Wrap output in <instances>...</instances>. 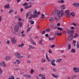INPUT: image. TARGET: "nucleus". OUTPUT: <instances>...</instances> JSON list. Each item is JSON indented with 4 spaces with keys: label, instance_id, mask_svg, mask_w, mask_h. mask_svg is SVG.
I'll return each instance as SVG.
<instances>
[{
    "label": "nucleus",
    "instance_id": "nucleus-62",
    "mask_svg": "<svg viewBox=\"0 0 79 79\" xmlns=\"http://www.w3.org/2000/svg\"><path fill=\"white\" fill-rule=\"evenodd\" d=\"M31 6H32L31 5H30V6H28V8H31Z\"/></svg>",
    "mask_w": 79,
    "mask_h": 79
},
{
    "label": "nucleus",
    "instance_id": "nucleus-8",
    "mask_svg": "<svg viewBox=\"0 0 79 79\" xmlns=\"http://www.w3.org/2000/svg\"><path fill=\"white\" fill-rule=\"evenodd\" d=\"M23 76H24V77H27V78H28V79H29V78L30 79L31 78V76L29 75H28L24 74L23 75Z\"/></svg>",
    "mask_w": 79,
    "mask_h": 79
},
{
    "label": "nucleus",
    "instance_id": "nucleus-28",
    "mask_svg": "<svg viewBox=\"0 0 79 79\" xmlns=\"http://www.w3.org/2000/svg\"><path fill=\"white\" fill-rule=\"evenodd\" d=\"M70 49H71V45L69 44L68 45V50H70Z\"/></svg>",
    "mask_w": 79,
    "mask_h": 79
},
{
    "label": "nucleus",
    "instance_id": "nucleus-53",
    "mask_svg": "<svg viewBox=\"0 0 79 79\" xmlns=\"http://www.w3.org/2000/svg\"><path fill=\"white\" fill-rule=\"evenodd\" d=\"M30 29H31V28H29L27 30V32H29L30 31Z\"/></svg>",
    "mask_w": 79,
    "mask_h": 79
},
{
    "label": "nucleus",
    "instance_id": "nucleus-56",
    "mask_svg": "<svg viewBox=\"0 0 79 79\" xmlns=\"http://www.w3.org/2000/svg\"><path fill=\"white\" fill-rule=\"evenodd\" d=\"M61 3H64V1L63 0H61Z\"/></svg>",
    "mask_w": 79,
    "mask_h": 79
},
{
    "label": "nucleus",
    "instance_id": "nucleus-33",
    "mask_svg": "<svg viewBox=\"0 0 79 79\" xmlns=\"http://www.w3.org/2000/svg\"><path fill=\"white\" fill-rule=\"evenodd\" d=\"M71 15H72V16H74V12H72L71 14Z\"/></svg>",
    "mask_w": 79,
    "mask_h": 79
},
{
    "label": "nucleus",
    "instance_id": "nucleus-34",
    "mask_svg": "<svg viewBox=\"0 0 79 79\" xmlns=\"http://www.w3.org/2000/svg\"><path fill=\"white\" fill-rule=\"evenodd\" d=\"M56 12L54 11L53 12V13H52V15H53L54 16H55V15H56Z\"/></svg>",
    "mask_w": 79,
    "mask_h": 79
},
{
    "label": "nucleus",
    "instance_id": "nucleus-61",
    "mask_svg": "<svg viewBox=\"0 0 79 79\" xmlns=\"http://www.w3.org/2000/svg\"><path fill=\"white\" fill-rule=\"evenodd\" d=\"M35 38H36V39L38 40V39H39V36H35Z\"/></svg>",
    "mask_w": 79,
    "mask_h": 79
},
{
    "label": "nucleus",
    "instance_id": "nucleus-52",
    "mask_svg": "<svg viewBox=\"0 0 79 79\" xmlns=\"http://www.w3.org/2000/svg\"><path fill=\"white\" fill-rule=\"evenodd\" d=\"M35 14H37V13L38 12H37V11H36V10H35L34 11Z\"/></svg>",
    "mask_w": 79,
    "mask_h": 79
},
{
    "label": "nucleus",
    "instance_id": "nucleus-40",
    "mask_svg": "<svg viewBox=\"0 0 79 79\" xmlns=\"http://www.w3.org/2000/svg\"><path fill=\"white\" fill-rule=\"evenodd\" d=\"M77 68H76V67H75L73 69V70L75 71V72H76V70H77Z\"/></svg>",
    "mask_w": 79,
    "mask_h": 79
},
{
    "label": "nucleus",
    "instance_id": "nucleus-25",
    "mask_svg": "<svg viewBox=\"0 0 79 79\" xmlns=\"http://www.w3.org/2000/svg\"><path fill=\"white\" fill-rule=\"evenodd\" d=\"M50 29V28H48L46 29V31L47 32H49Z\"/></svg>",
    "mask_w": 79,
    "mask_h": 79
},
{
    "label": "nucleus",
    "instance_id": "nucleus-10",
    "mask_svg": "<svg viewBox=\"0 0 79 79\" xmlns=\"http://www.w3.org/2000/svg\"><path fill=\"white\" fill-rule=\"evenodd\" d=\"M73 35H69L68 40H71L73 39Z\"/></svg>",
    "mask_w": 79,
    "mask_h": 79
},
{
    "label": "nucleus",
    "instance_id": "nucleus-63",
    "mask_svg": "<svg viewBox=\"0 0 79 79\" xmlns=\"http://www.w3.org/2000/svg\"><path fill=\"white\" fill-rule=\"evenodd\" d=\"M23 8H22L21 9V12L22 13L23 12Z\"/></svg>",
    "mask_w": 79,
    "mask_h": 79
},
{
    "label": "nucleus",
    "instance_id": "nucleus-30",
    "mask_svg": "<svg viewBox=\"0 0 79 79\" xmlns=\"http://www.w3.org/2000/svg\"><path fill=\"white\" fill-rule=\"evenodd\" d=\"M62 35V33H58L57 35H59V36H60V35Z\"/></svg>",
    "mask_w": 79,
    "mask_h": 79
},
{
    "label": "nucleus",
    "instance_id": "nucleus-23",
    "mask_svg": "<svg viewBox=\"0 0 79 79\" xmlns=\"http://www.w3.org/2000/svg\"><path fill=\"white\" fill-rule=\"evenodd\" d=\"M14 11V10H13V9H11L10 10H9V13L10 14L12 12H13Z\"/></svg>",
    "mask_w": 79,
    "mask_h": 79
},
{
    "label": "nucleus",
    "instance_id": "nucleus-13",
    "mask_svg": "<svg viewBox=\"0 0 79 79\" xmlns=\"http://www.w3.org/2000/svg\"><path fill=\"white\" fill-rule=\"evenodd\" d=\"M61 61H62V59H58L56 60V63H57V62L58 63H59V62H61Z\"/></svg>",
    "mask_w": 79,
    "mask_h": 79
},
{
    "label": "nucleus",
    "instance_id": "nucleus-19",
    "mask_svg": "<svg viewBox=\"0 0 79 79\" xmlns=\"http://www.w3.org/2000/svg\"><path fill=\"white\" fill-rule=\"evenodd\" d=\"M71 52L72 53H75L76 52V50H75L74 49H72L71 50Z\"/></svg>",
    "mask_w": 79,
    "mask_h": 79
},
{
    "label": "nucleus",
    "instance_id": "nucleus-50",
    "mask_svg": "<svg viewBox=\"0 0 79 79\" xmlns=\"http://www.w3.org/2000/svg\"><path fill=\"white\" fill-rule=\"evenodd\" d=\"M53 71L54 72H56L57 70L55 69H53Z\"/></svg>",
    "mask_w": 79,
    "mask_h": 79
},
{
    "label": "nucleus",
    "instance_id": "nucleus-27",
    "mask_svg": "<svg viewBox=\"0 0 79 79\" xmlns=\"http://www.w3.org/2000/svg\"><path fill=\"white\" fill-rule=\"evenodd\" d=\"M61 8L62 9L64 10V9H65V6H64V5H63L62 6Z\"/></svg>",
    "mask_w": 79,
    "mask_h": 79
},
{
    "label": "nucleus",
    "instance_id": "nucleus-24",
    "mask_svg": "<svg viewBox=\"0 0 79 79\" xmlns=\"http://www.w3.org/2000/svg\"><path fill=\"white\" fill-rule=\"evenodd\" d=\"M66 16L68 18H70V16H71V15L70 14L66 15Z\"/></svg>",
    "mask_w": 79,
    "mask_h": 79
},
{
    "label": "nucleus",
    "instance_id": "nucleus-35",
    "mask_svg": "<svg viewBox=\"0 0 79 79\" xmlns=\"http://www.w3.org/2000/svg\"><path fill=\"white\" fill-rule=\"evenodd\" d=\"M24 6H26V5H28V3L27 2H25L23 4Z\"/></svg>",
    "mask_w": 79,
    "mask_h": 79
},
{
    "label": "nucleus",
    "instance_id": "nucleus-36",
    "mask_svg": "<svg viewBox=\"0 0 79 79\" xmlns=\"http://www.w3.org/2000/svg\"><path fill=\"white\" fill-rule=\"evenodd\" d=\"M78 72H79V69L77 68V70L75 71V73H78Z\"/></svg>",
    "mask_w": 79,
    "mask_h": 79
},
{
    "label": "nucleus",
    "instance_id": "nucleus-46",
    "mask_svg": "<svg viewBox=\"0 0 79 79\" xmlns=\"http://www.w3.org/2000/svg\"><path fill=\"white\" fill-rule=\"evenodd\" d=\"M39 76L40 77H44L43 76V75H42V74H40L39 75Z\"/></svg>",
    "mask_w": 79,
    "mask_h": 79
},
{
    "label": "nucleus",
    "instance_id": "nucleus-48",
    "mask_svg": "<svg viewBox=\"0 0 79 79\" xmlns=\"http://www.w3.org/2000/svg\"><path fill=\"white\" fill-rule=\"evenodd\" d=\"M49 52L50 53H52V50L51 49H49Z\"/></svg>",
    "mask_w": 79,
    "mask_h": 79
},
{
    "label": "nucleus",
    "instance_id": "nucleus-57",
    "mask_svg": "<svg viewBox=\"0 0 79 79\" xmlns=\"http://www.w3.org/2000/svg\"><path fill=\"white\" fill-rule=\"evenodd\" d=\"M45 36L46 37H48V34H46L45 35Z\"/></svg>",
    "mask_w": 79,
    "mask_h": 79
},
{
    "label": "nucleus",
    "instance_id": "nucleus-22",
    "mask_svg": "<svg viewBox=\"0 0 79 79\" xmlns=\"http://www.w3.org/2000/svg\"><path fill=\"white\" fill-rule=\"evenodd\" d=\"M23 46H24V44L23 43L21 44V45L19 44V47H22Z\"/></svg>",
    "mask_w": 79,
    "mask_h": 79
},
{
    "label": "nucleus",
    "instance_id": "nucleus-37",
    "mask_svg": "<svg viewBox=\"0 0 79 79\" xmlns=\"http://www.w3.org/2000/svg\"><path fill=\"white\" fill-rule=\"evenodd\" d=\"M31 74H33V73L34 72V70H33L32 69H31Z\"/></svg>",
    "mask_w": 79,
    "mask_h": 79
},
{
    "label": "nucleus",
    "instance_id": "nucleus-12",
    "mask_svg": "<svg viewBox=\"0 0 79 79\" xmlns=\"http://www.w3.org/2000/svg\"><path fill=\"white\" fill-rule=\"evenodd\" d=\"M52 76L53 77H54V78H58V76L55 75V74L52 73Z\"/></svg>",
    "mask_w": 79,
    "mask_h": 79
},
{
    "label": "nucleus",
    "instance_id": "nucleus-9",
    "mask_svg": "<svg viewBox=\"0 0 79 79\" xmlns=\"http://www.w3.org/2000/svg\"><path fill=\"white\" fill-rule=\"evenodd\" d=\"M55 60L54 59L52 60L51 64L52 65V66H55V65H56V64H55V63H55Z\"/></svg>",
    "mask_w": 79,
    "mask_h": 79
},
{
    "label": "nucleus",
    "instance_id": "nucleus-17",
    "mask_svg": "<svg viewBox=\"0 0 79 79\" xmlns=\"http://www.w3.org/2000/svg\"><path fill=\"white\" fill-rule=\"evenodd\" d=\"M77 48H79V42L77 41Z\"/></svg>",
    "mask_w": 79,
    "mask_h": 79
},
{
    "label": "nucleus",
    "instance_id": "nucleus-31",
    "mask_svg": "<svg viewBox=\"0 0 79 79\" xmlns=\"http://www.w3.org/2000/svg\"><path fill=\"white\" fill-rule=\"evenodd\" d=\"M57 29H58V30H60V31H63V29L60 27H58Z\"/></svg>",
    "mask_w": 79,
    "mask_h": 79
},
{
    "label": "nucleus",
    "instance_id": "nucleus-39",
    "mask_svg": "<svg viewBox=\"0 0 79 79\" xmlns=\"http://www.w3.org/2000/svg\"><path fill=\"white\" fill-rule=\"evenodd\" d=\"M42 61L43 63H45V60L43 59L42 60Z\"/></svg>",
    "mask_w": 79,
    "mask_h": 79
},
{
    "label": "nucleus",
    "instance_id": "nucleus-64",
    "mask_svg": "<svg viewBox=\"0 0 79 79\" xmlns=\"http://www.w3.org/2000/svg\"><path fill=\"white\" fill-rule=\"evenodd\" d=\"M21 20H22V19L20 18H19V21H21Z\"/></svg>",
    "mask_w": 79,
    "mask_h": 79
},
{
    "label": "nucleus",
    "instance_id": "nucleus-11",
    "mask_svg": "<svg viewBox=\"0 0 79 79\" xmlns=\"http://www.w3.org/2000/svg\"><path fill=\"white\" fill-rule=\"evenodd\" d=\"M50 26L51 28H53L54 27V24L53 23L51 22L50 23Z\"/></svg>",
    "mask_w": 79,
    "mask_h": 79
},
{
    "label": "nucleus",
    "instance_id": "nucleus-45",
    "mask_svg": "<svg viewBox=\"0 0 79 79\" xmlns=\"http://www.w3.org/2000/svg\"><path fill=\"white\" fill-rule=\"evenodd\" d=\"M21 35L22 37H24V36H25V34L23 33L21 34Z\"/></svg>",
    "mask_w": 79,
    "mask_h": 79
},
{
    "label": "nucleus",
    "instance_id": "nucleus-38",
    "mask_svg": "<svg viewBox=\"0 0 79 79\" xmlns=\"http://www.w3.org/2000/svg\"><path fill=\"white\" fill-rule=\"evenodd\" d=\"M54 18H55V20H56V21H58L59 19L58 18L55 17H54Z\"/></svg>",
    "mask_w": 79,
    "mask_h": 79
},
{
    "label": "nucleus",
    "instance_id": "nucleus-18",
    "mask_svg": "<svg viewBox=\"0 0 79 79\" xmlns=\"http://www.w3.org/2000/svg\"><path fill=\"white\" fill-rule=\"evenodd\" d=\"M5 58V59H6V60H10V57L9 56H7Z\"/></svg>",
    "mask_w": 79,
    "mask_h": 79
},
{
    "label": "nucleus",
    "instance_id": "nucleus-4",
    "mask_svg": "<svg viewBox=\"0 0 79 79\" xmlns=\"http://www.w3.org/2000/svg\"><path fill=\"white\" fill-rule=\"evenodd\" d=\"M68 34H70V35H73L74 34V30H72V31L69 30L67 31Z\"/></svg>",
    "mask_w": 79,
    "mask_h": 79
},
{
    "label": "nucleus",
    "instance_id": "nucleus-42",
    "mask_svg": "<svg viewBox=\"0 0 79 79\" xmlns=\"http://www.w3.org/2000/svg\"><path fill=\"white\" fill-rule=\"evenodd\" d=\"M45 30H44L41 32V33L42 34H45Z\"/></svg>",
    "mask_w": 79,
    "mask_h": 79
},
{
    "label": "nucleus",
    "instance_id": "nucleus-16",
    "mask_svg": "<svg viewBox=\"0 0 79 79\" xmlns=\"http://www.w3.org/2000/svg\"><path fill=\"white\" fill-rule=\"evenodd\" d=\"M77 37H79V34L77 33H75L74 36H73L74 38H76Z\"/></svg>",
    "mask_w": 79,
    "mask_h": 79
},
{
    "label": "nucleus",
    "instance_id": "nucleus-1",
    "mask_svg": "<svg viewBox=\"0 0 79 79\" xmlns=\"http://www.w3.org/2000/svg\"><path fill=\"white\" fill-rule=\"evenodd\" d=\"M18 24L19 25H15L14 27V30L13 33V34L14 35H15L16 34V32L18 31V30H19V27H22V23L19 22L18 23Z\"/></svg>",
    "mask_w": 79,
    "mask_h": 79
},
{
    "label": "nucleus",
    "instance_id": "nucleus-29",
    "mask_svg": "<svg viewBox=\"0 0 79 79\" xmlns=\"http://www.w3.org/2000/svg\"><path fill=\"white\" fill-rule=\"evenodd\" d=\"M65 13H66V14H68L69 13V10H66Z\"/></svg>",
    "mask_w": 79,
    "mask_h": 79
},
{
    "label": "nucleus",
    "instance_id": "nucleus-15",
    "mask_svg": "<svg viewBox=\"0 0 79 79\" xmlns=\"http://www.w3.org/2000/svg\"><path fill=\"white\" fill-rule=\"evenodd\" d=\"M38 16L36 15H33L32 16V18H37Z\"/></svg>",
    "mask_w": 79,
    "mask_h": 79
},
{
    "label": "nucleus",
    "instance_id": "nucleus-14",
    "mask_svg": "<svg viewBox=\"0 0 79 79\" xmlns=\"http://www.w3.org/2000/svg\"><path fill=\"white\" fill-rule=\"evenodd\" d=\"M5 9H6V8H10V5L9 4L5 6Z\"/></svg>",
    "mask_w": 79,
    "mask_h": 79
},
{
    "label": "nucleus",
    "instance_id": "nucleus-49",
    "mask_svg": "<svg viewBox=\"0 0 79 79\" xmlns=\"http://www.w3.org/2000/svg\"><path fill=\"white\" fill-rule=\"evenodd\" d=\"M29 13H27L26 15V18L27 19V18H28V16H29V15L28 14Z\"/></svg>",
    "mask_w": 79,
    "mask_h": 79
},
{
    "label": "nucleus",
    "instance_id": "nucleus-20",
    "mask_svg": "<svg viewBox=\"0 0 79 79\" xmlns=\"http://www.w3.org/2000/svg\"><path fill=\"white\" fill-rule=\"evenodd\" d=\"M29 21V22H30V23H31V24H33L34 23V21H33L31 20L30 21Z\"/></svg>",
    "mask_w": 79,
    "mask_h": 79
},
{
    "label": "nucleus",
    "instance_id": "nucleus-51",
    "mask_svg": "<svg viewBox=\"0 0 79 79\" xmlns=\"http://www.w3.org/2000/svg\"><path fill=\"white\" fill-rule=\"evenodd\" d=\"M27 8H29L28 7V6H25V9H27Z\"/></svg>",
    "mask_w": 79,
    "mask_h": 79
},
{
    "label": "nucleus",
    "instance_id": "nucleus-3",
    "mask_svg": "<svg viewBox=\"0 0 79 79\" xmlns=\"http://www.w3.org/2000/svg\"><path fill=\"white\" fill-rule=\"evenodd\" d=\"M15 56L17 57V58H22L23 57L22 56H20V53L19 52H16L15 54Z\"/></svg>",
    "mask_w": 79,
    "mask_h": 79
},
{
    "label": "nucleus",
    "instance_id": "nucleus-7",
    "mask_svg": "<svg viewBox=\"0 0 79 79\" xmlns=\"http://www.w3.org/2000/svg\"><path fill=\"white\" fill-rule=\"evenodd\" d=\"M11 41L13 43V44H16V40H15L14 38H11Z\"/></svg>",
    "mask_w": 79,
    "mask_h": 79
},
{
    "label": "nucleus",
    "instance_id": "nucleus-41",
    "mask_svg": "<svg viewBox=\"0 0 79 79\" xmlns=\"http://www.w3.org/2000/svg\"><path fill=\"white\" fill-rule=\"evenodd\" d=\"M10 41L8 40L6 42V44H8H8H10Z\"/></svg>",
    "mask_w": 79,
    "mask_h": 79
},
{
    "label": "nucleus",
    "instance_id": "nucleus-60",
    "mask_svg": "<svg viewBox=\"0 0 79 79\" xmlns=\"http://www.w3.org/2000/svg\"><path fill=\"white\" fill-rule=\"evenodd\" d=\"M31 48L32 49H35V47H34L32 46L31 47Z\"/></svg>",
    "mask_w": 79,
    "mask_h": 79
},
{
    "label": "nucleus",
    "instance_id": "nucleus-6",
    "mask_svg": "<svg viewBox=\"0 0 79 79\" xmlns=\"http://www.w3.org/2000/svg\"><path fill=\"white\" fill-rule=\"evenodd\" d=\"M0 65L1 66L4 67V66H5L6 64L4 62H2L0 63Z\"/></svg>",
    "mask_w": 79,
    "mask_h": 79
},
{
    "label": "nucleus",
    "instance_id": "nucleus-21",
    "mask_svg": "<svg viewBox=\"0 0 79 79\" xmlns=\"http://www.w3.org/2000/svg\"><path fill=\"white\" fill-rule=\"evenodd\" d=\"M44 17H45V15L44 14H42L41 15V18L42 19H44Z\"/></svg>",
    "mask_w": 79,
    "mask_h": 79
},
{
    "label": "nucleus",
    "instance_id": "nucleus-59",
    "mask_svg": "<svg viewBox=\"0 0 79 79\" xmlns=\"http://www.w3.org/2000/svg\"><path fill=\"white\" fill-rule=\"evenodd\" d=\"M76 41L75 40H73V44H76Z\"/></svg>",
    "mask_w": 79,
    "mask_h": 79
},
{
    "label": "nucleus",
    "instance_id": "nucleus-2",
    "mask_svg": "<svg viewBox=\"0 0 79 79\" xmlns=\"http://www.w3.org/2000/svg\"><path fill=\"white\" fill-rule=\"evenodd\" d=\"M57 13L59 17H61L63 15L64 13V12L63 11V10H62L61 11L60 10H57Z\"/></svg>",
    "mask_w": 79,
    "mask_h": 79
},
{
    "label": "nucleus",
    "instance_id": "nucleus-55",
    "mask_svg": "<svg viewBox=\"0 0 79 79\" xmlns=\"http://www.w3.org/2000/svg\"><path fill=\"white\" fill-rule=\"evenodd\" d=\"M46 58L48 61H50V60H49V58H48V57H46Z\"/></svg>",
    "mask_w": 79,
    "mask_h": 79
},
{
    "label": "nucleus",
    "instance_id": "nucleus-26",
    "mask_svg": "<svg viewBox=\"0 0 79 79\" xmlns=\"http://www.w3.org/2000/svg\"><path fill=\"white\" fill-rule=\"evenodd\" d=\"M9 79H15V78L13 76H11Z\"/></svg>",
    "mask_w": 79,
    "mask_h": 79
},
{
    "label": "nucleus",
    "instance_id": "nucleus-58",
    "mask_svg": "<svg viewBox=\"0 0 79 79\" xmlns=\"http://www.w3.org/2000/svg\"><path fill=\"white\" fill-rule=\"evenodd\" d=\"M55 45H52V46H51V47L52 48H54V47H55Z\"/></svg>",
    "mask_w": 79,
    "mask_h": 79
},
{
    "label": "nucleus",
    "instance_id": "nucleus-47",
    "mask_svg": "<svg viewBox=\"0 0 79 79\" xmlns=\"http://www.w3.org/2000/svg\"><path fill=\"white\" fill-rule=\"evenodd\" d=\"M72 24H73V25H74L75 26H77V24H76L74 23H72Z\"/></svg>",
    "mask_w": 79,
    "mask_h": 79
},
{
    "label": "nucleus",
    "instance_id": "nucleus-43",
    "mask_svg": "<svg viewBox=\"0 0 79 79\" xmlns=\"http://www.w3.org/2000/svg\"><path fill=\"white\" fill-rule=\"evenodd\" d=\"M17 63L19 64V63H20V61H19V60L18 59H17Z\"/></svg>",
    "mask_w": 79,
    "mask_h": 79
},
{
    "label": "nucleus",
    "instance_id": "nucleus-44",
    "mask_svg": "<svg viewBox=\"0 0 79 79\" xmlns=\"http://www.w3.org/2000/svg\"><path fill=\"white\" fill-rule=\"evenodd\" d=\"M40 45H42V40H41L40 41Z\"/></svg>",
    "mask_w": 79,
    "mask_h": 79
},
{
    "label": "nucleus",
    "instance_id": "nucleus-54",
    "mask_svg": "<svg viewBox=\"0 0 79 79\" xmlns=\"http://www.w3.org/2000/svg\"><path fill=\"white\" fill-rule=\"evenodd\" d=\"M46 58L48 57V54H47V53H46Z\"/></svg>",
    "mask_w": 79,
    "mask_h": 79
},
{
    "label": "nucleus",
    "instance_id": "nucleus-5",
    "mask_svg": "<svg viewBox=\"0 0 79 79\" xmlns=\"http://www.w3.org/2000/svg\"><path fill=\"white\" fill-rule=\"evenodd\" d=\"M75 7H77L79 8V3H75L74 4H73Z\"/></svg>",
    "mask_w": 79,
    "mask_h": 79
},
{
    "label": "nucleus",
    "instance_id": "nucleus-32",
    "mask_svg": "<svg viewBox=\"0 0 79 79\" xmlns=\"http://www.w3.org/2000/svg\"><path fill=\"white\" fill-rule=\"evenodd\" d=\"M50 21H51V22H53L54 21L53 19H49Z\"/></svg>",
    "mask_w": 79,
    "mask_h": 79
}]
</instances>
